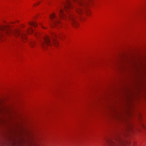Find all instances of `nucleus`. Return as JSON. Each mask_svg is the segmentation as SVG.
I'll list each match as a JSON object with an SVG mask.
<instances>
[{
	"instance_id": "obj_1",
	"label": "nucleus",
	"mask_w": 146,
	"mask_h": 146,
	"mask_svg": "<svg viewBox=\"0 0 146 146\" xmlns=\"http://www.w3.org/2000/svg\"><path fill=\"white\" fill-rule=\"evenodd\" d=\"M92 0H66L65 2L62 3L63 7L60 5L58 8L57 13L60 18L58 17L55 13H53L50 15V18L52 20V27L60 26L61 24L60 18L65 19L68 18L70 19L73 26L74 27H78L79 24L76 20V15L73 13L69 14V11L73 7V3H76L78 5L76 7V13L79 15H81L84 11L82 8L84 9L88 5L89 2Z\"/></svg>"
},
{
	"instance_id": "obj_2",
	"label": "nucleus",
	"mask_w": 146,
	"mask_h": 146,
	"mask_svg": "<svg viewBox=\"0 0 146 146\" xmlns=\"http://www.w3.org/2000/svg\"><path fill=\"white\" fill-rule=\"evenodd\" d=\"M34 35L37 38L39 37L40 44L43 48H45L47 46H50L52 44L55 46H57L59 44V43L56 39L57 36L55 34H53L52 36H49L48 35H45L42 38H41V36L39 33L35 31L34 33Z\"/></svg>"
},
{
	"instance_id": "obj_3",
	"label": "nucleus",
	"mask_w": 146,
	"mask_h": 146,
	"mask_svg": "<svg viewBox=\"0 0 146 146\" xmlns=\"http://www.w3.org/2000/svg\"><path fill=\"white\" fill-rule=\"evenodd\" d=\"M29 25L30 26H33L35 27H36L37 26V24L35 22H29Z\"/></svg>"
},
{
	"instance_id": "obj_4",
	"label": "nucleus",
	"mask_w": 146,
	"mask_h": 146,
	"mask_svg": "<svg viewBox=\"0 0 146 146\" xmlns=\"http://www.w3.org/2000/svg\"><path fill=\"white\" fill-rule=\"evenodd\" d=\"M35 41L33 40H31L29 42V44L30 46L31 47L34 46L35 44Z\"/></svg>"
},
{
	"instance_id": "obj_5",
	"label": "nucleus",
	"mask_w": 146,
	"mask_h": 146,
	"mask_svg": "<svg viewBox=\"0 0 146 146\" xmlns=\"http://www.w3.org/2000/svg\"><path fill=\"white\" fill-rule=\"evenodd\" d=\"M113 146H124V145L122 144L121 143H120V145H116L115 144H113Z\"/></svg>"
},
{
	"instance_id": "obj_6",
	"label": "nucleus",
	"mask_w": 146,
	"mask_h": 146,
	"mask_svg": "<svg viewBox=\"0 0 146 146\" xmlns=\"http://www.w3.org/2000/svg\"><path fill=\"white\" fill-rule=\"evenodd\" d=\"M86 14L87 15H88V11H86Z\"/></svg>"
},
{
	"instance_id": "obj_7",
	"label": "nucleus",
	"mask_w": 146,
	"mask_h": 146,
	"mask_svg": "<svg viewBox=\"0 0 146 146\" xmlns=\"http://www.w3.org/2000/svg\"><path fill=\"white\" fill-rule=\"evenodd\" d=\"M38 3H39L38 2V3L35 4V6L37 5H38Z\"/></svg>"
}]
</instances>
